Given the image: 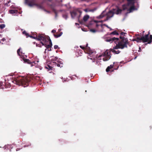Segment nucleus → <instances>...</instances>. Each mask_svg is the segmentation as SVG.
Returning <instances> with one entry per match:
<instances>
[{"instance_id": "33", "label": "nucleus", "mask_w": 152, "mask_h": 152, "mask_svg": "<svg viewBox=\"0 0 152 152\" xmlns=\"http://www.w3.org/2000/svg\"><path fill=\"white\" fill-rule=\"evenodd\" d=\"M31 145V144H29L27 145H24V147H28L29 146H30Z\"/></svg>"}, {"instance_id": "48", "label": "nucleus", "mask_w": 152, "mask_h": 152, "mask_svg": "<svg viewBox=\"0 0 152 152\" xmlns=\"http://www.w3.org/2000/svg\"><path fill=\"white\" fill-rule=\"evenodd\" d=\"M110 29V30H112V29L110 27V28H109Z\"/></svg>"}, {"instance_id": "14", "label": "nucleus", "mask_w": 152, "mask_h": 152, "mask_svg": "<svg viewBox=\"0 0 152 152\" xmlns=\"http://www.w3.org/2000/svg\"><path fill=\"white\" fill-rule=\"evenodd\" d=\"M89 16L88 15H85L84 16V17L83 18V20L84 22H86L88 20V19H89Z\"/></svg>"}, {"instance_id": "12", "label": "nucleus", "mask_w": 152, "mask_h": 152, "mask_svg": "<svg viewBox=\"0 0 152 152\" xmlns=\"http://www.w3.org/2000/svg\"><path fill=\"white\" fill-rule=\"evenodd\" d=\"M85 49L89 54L91 55L93 51L90 49V48L88 46H86Z\"/></svg>"}, {"instance_id": "30", "label": "nucleus", "mask_w": 152, "mask_h": 152, "mask_svg": "<svg viewBox=\"0 0 152 152\" xmlns=\"http://www.w3.org/2000/svg\"><path fill=\"white\" fill-rule=\"evenodd\" d=\"M42 45L40 44H36V46L37 47H41Z\"/></svg>"}, {"instance_id": "41", "label": "nucleus", "mask_w": 152, "mask_h": 152, "mask_svg": "<svg viewBox=\"0 0 152 152\" xmlns=\"http://www.w3.org/2000/svg\"><path fill=\"white\" fill-rule=\"evenodd\" d=\"M37 33H34L33 34V35L32 36H35V34H37Z\"/></svg>"}, {"instance_id": "23", "label": "nucleus", "mask_w": 152, "mask_h": 152, "mask_svg": "<svg viewBox=\"0 0 152 152\" xmlns=\"http://www.w3.org/2000/svg\"><path fill=\"white\" fill-rule=\"evenodd\" d=\"M62 33L61 32L59 34H54L53 35L55 38H58V37H60L62 35Z\"/></svg>"}, {"instance_id": "24", "label": "nucleus", "mask_w": 152, "mask_h": 152, "mask_svg": "<svg viewBox=\"0 0 152 152\" xmlns=\"http://www.w3.org/2000/svg\"><path fill=\"white\" fill-rule=\"evenodd\" d=\"M118 33L116 31H114L110 34V35H118Z\"/></svg>"}, {"instance_id": "4", "label": "nucleus", "mask_w": 152, "mask_h": 152, "mask_svg": "<svg viewBox=\"0 0 152 152\" xmlns=\"http://www.w3.org/2000/svg\"><path fill=\"white\" fill-rule=\"evenodd\" d=\"M150 32H148V34H146L145 36L141 37V39L143 42H148V44H150L152 42V35H150L149 38Z\"/></svg>"}, {"instance_id": "29", "label": "nucleus", "mask_w": 152, "mask_h": 152, "mask_svg": "<svg viewBox=\"0 0 152 152\" xmlns=\"http://www.w3.org/2000/svg\"><path fill=\"white\" fill-rule=\"evenodd\" d=\"M90 31H91L93 33L95 32L96 31V30L94 29H91Z\"/></svg>"}, {"instance_id": "9", "label": "nucleus", "mask_w": 152, "mask_h": 152, "mask_svg": "<svg viewBox=\"0 0 152 152\" xmlns=\"http://www.w3.org/2000/svg\"><path fill=\"white\" fill-rule=\"evenodd\" d=\"M53 0H43L42 2V3H46L54 11H55V10L54 9V6L53 4H49L48 3V2H52Z\"/></svg>"}, {"instance_id": "11", "label": "nucleus", "mask_w": 152, "mask_h": 152, "mask_svg": "<svg viewBox=\"0 0 152 152\" xmlns=\"http://www.w3.org/2000/svg\"><path fill=\"white\" fill-rule=\"evenodd\" d=\"M114 13L112 11H109L107 14V17L109 18H110L113 16Z\"/></svg>"}, {"instance_id": "5", "label": "nucleus", "mask_w": 152, "mask_h": 152, "mask_svg": "<svg viewBox=\"0 0 152 152\" xmlns=\"http://www.w3.org/2000/svg\"><path fill=\"white\" fill-rule=\"evenodd\" d=\"M25 3L30 7L36 6L40 8H42V6L36 3V0H25Z\"/></svg>"}, {"instance_id": "36", "label": "nucleus", "mask_w": 152, "mask_h": 152, "mask_svg": "<svg viewBox=\"0 0 152 152\" xmlns=\"http://www.w3.org/2000/svg\"><path fill=\"white\" fill-rule=\"evenodd\" d=\"M51 32L53 33H55L56 32V31L55 30L53 29L52 31Z\"/></svg>"}, {"instance_id": "45", "label": "nucleus", "mask_w": 152, "mask_h": 152, "mask_svg": "<svg viewBox=\"0 0 152 152\" xmlns=\"http://www.w3.org/2000/svg\"><path fill=\"white\" fill-rule=\"evenodd\" d=\"M99 26V25L98 24H96V27H98V26Z\"/></svg>"}, {"instance_id": "26", "label": "nucleus", "mask_w": 152, "mask_h": 152, "mask_svg": "<svg viewBox=\"0 0 152 152\" xmlns=\"http://www.w3.org/2000/svg\"><path fill=\"white\" fill-rule=\"evenodd\" d=\"M5 26V25L4 24H1L0 25V28L1 29H2Z\"/></svg>"}, {"instance_id": "37", "label": "nucleus", "mask_w": 152, "mask_h": 152, "mask_svg": "<svg viewBox=\"0 0 152 152\" xmlns=\"http://www.w3.org/2000/svg\"><path fill=\"white\" fill-rule=\"evenodd\" d=\"M109 18H107V17L106 19H105L104 21H107V20Z\"/></svg>"}, {"instance_id": "28", "label": "nucleus", "mask_w": 152, "mask_h": 152, "mask_svg": "<svg viewBox=\"0 0 152 152\" xmlns=\"http://www.w3.org/2000/svg\"><path fill=\"white\" fill-rule=\"evenodd\" d=\"M57 59H58V58L57 57H54L53 58H52L51 59V60L52 61H55L56 60H57Z\"/></svg>"}, {"instance_id": "13", "label": "nucleus", "mask_w": 152, "mask_h": 152, "mask_svg": "<svg viewBox=\"0 0 152 152\" xmlns=\"http://www.w3.org/2000/svg\"><path fill=\"white\" fill-rule=\"evenodd\" d=\"M54 64L55 66H57L58 67H62L63 66V63H58L56 62H54L53 63Z\"/></svg>"}, {"instance_id": "6", "label": "nucleus", "mask_w": 152, "mask_h": 152, "mask_svg": "<svg viewBox=\"0 0 152 152\" xmlns=\"http://www.w3.org/2000/svg\"><path fill=\"white\" fill-rule=\"evenodd\" d=\"M82 12L79 9H77L70 12V14L72 18H74L77 15L78 13H79L78 16V19L80 17Z\"/></svg>"}, {"instance_id": "43", "label": "nucleus", "mask_w": 152, "mask_h": 152, "mask_svg": "<svg viewBox=\"0 0 152 152\" xmlns=\"http://www.w3.org/2000/svg\"><path fill=\"white\" fill-rule=\"evenodd\" d=\"M2 40L3 41H4L5 40V39L4 38H3V39H2Z\"/></svg>"}, {"instance_id": "15", "label": "nucleus", "mask_w": 152, "mask_h": 152, "mask_svg": "<svg viewBox=\"0 0 152 152\" xmlns=\"http://www.w3.org/2000/svg\"><path fill=\"white\" fill-rule=\"evenodd\" d=\"M45 69H48L49 70H52L53 68V67H52L48 65H47L46 66H45Z\"/></svg>"}, {"instance_id": "25", "label": "nucleus", "mask_w": 152, "mask_h": 152, "mask_svg": "<svg viewBox=\"0 0 152 152\" xmlns=\"http://www.w3.org/2000/svg\"><path fill=\"white\" fill-rule=\"evenodd\" d=\"M20 48L17 51V53L18 55L20 56V55H21L20 53H21V54H22V52H20Z\"/></svg>"}, {"instance_id": "40", "label": "nucleus", "mask_w": 152, "mask_h": 152, "mask_svg": "<svg viewBox=\"0 0 152 152\" xmlns=\"http://www.w3.org/2000/svg\"><path fill=\"white\" fill-rule=\"evenodd\" d=\"M20 148H17L16 149V151H18L20 150Z\"/></svg>"}, {"instance_id": "20", "label": "nucleus", "mask_w": 152, "mask_h": 152, "mask_svg": "<svg viewBox=\"0 0 152 152\" xmlns=\"http://www.w3.org/2000/svg\"><path fill=\"white\" fill-rule=\"evenodd\" d=\"M9 12L10 14H13L16 13L17 12V10H11L9 11Z\"/></svg>"}, {"instance_id": "7", "label": "nucleus", "mask_w": 152, "mask_h": 152, "mask_svg": "<svg viewBox=\"0 0 152 152\" xmlns=\"http://www.w3.org/2000/svg\"><path fill=\"white\" fill-rule=\"evenodd\" d=\"M48 41H49V44L48 45L46 44V43H44L43 42H41V44H42V45H44L46 48L45 49V53L46 52V51L47 50V49H48V51H50L51 50V49L50 48L52 46L51 41L50 39H49V40Z\"/></svg>"}, {"instance_id": "3", "label": "nucleus", "mask_w": 152, "mask_h": 152, "mask_svg": "<svg viewBox=\"0 0 152 152\" xmlns=\"http://www.w3.org/2000/svg\"><path fill=\"white\" fill-rule=\"evenodd\" d=\"M36 38H34L37 40L41 41V42H43L44 43H47L48 42V40L50 39L49 36L46 35L44 34H39L37 36V34H35Z\"/></svg>"}, {"instance_id": "27", "label": "nucleus", "mask_w": 152, "mask_h": 152, "mask_svg": "<svg viewBox=\"0 0 152 152\" xmlns=\"http://www.w3.org/2000/svg\"><path fill=\"white\" fill-rule=\"evenodd\" d=\"M24 62H27L28 64H30L31 63L30 61L28 59H25L23 60Z\"/></svg>"}, {"instance_id": "8", "label": "nucleus", "mask_w": 152, "mask_h": 152, "mask_svg": "<svg viewBox=\"0 0 152 152\" xmlns=\"http://www.w3.org/2000/svg\"><path fill=\"white\" fill-rule=\"evenodd\" d=\"M120 40L118 38L113 37L112 38L107 37L106 39V41L107 42H110V43H112L113 42H114L116 44L118 43V42Z\"/></svg>"}, {"instance_id": "1", "label": "nucleus", "mask_w": 152, "mask_h": 152, "mask_svg": "<svg viewBox=\"0 0 152 152\" xmlns=\"http://www.w3.org/2000/svg\"><path fill=\"white\" fill-rule=\"evenodd\" d=\"M126 34V33L121 32L120 33L121 35L120 37V40L118 42V43H116V45L113 47V49H111L110 50H107L103 53L102 54L99 55V58L102 56L104 57L103 58V60L104 61H106L110 59L111 58L110 53L112 52L115 54H118L120 53L119 50H116L115 49L119 48L123 49L124 48H127V45L128 44V40L127 38L124 37L125 34Z\"/></svg>"}, {"instance_id": "44", "label": "nucleus", "mask_w": 152, "mask_h": 152, "mask_svg": "<svg viewBox=\"0 0 152 152\" xmlns=\"http://www.w3.org/2000/svg\"><path fill=\"white\" fill-rule=\"evenodd\" d=\"M104 21V20H101L100 21H99V22L102 23Z\"/></svg>"}, {"instance_id": "19", "label": "nucleus", "mask_w": 152, "mask_h": 152, "mask_svg": "<svg viewBox=\"0 0 152 152\" xmlns=\"http://www.w3.org/2000/svg\"><path fill=\"white\" fill-rule=\"evenodd\" d=\"M104 11H103L100 15L97 17V18L100 19L103 18L105 16V14H104Z\"/></svg>"}, {"instance_id": "35", "label": "nucleus", "mask_w": 152, "mask_h": 152, "mask_svg": "<svg viewBox=\"0 0 152 152\" xmlns=\"http://www.w3.org/2000/svg\"><path fill=\"white\" fill-rule=\"evenodd\" d=\"M103 25L105 26L106 27H107V28H110V27H109V26H108L106 24H104Z\"/></svg>"}, {"instance_id": "39", "label": "nucleus", "mask_w": 152, "mask_h": 152, "mask_svg": "<svg viewBox=\"0 0 152 152\" xmlns=\"http://www.w3.org/2000/svg\"><path fill=\"white\" fill-rule=\"evenodd\" d=\"M136 40H137V39H136V38H134V39H132V41H136Z\"/></svg>"}, {"instance_id": "31", "label": "nucleus", "mask_w": 152, "mask_h": 152, "mask_svg": "<svg viewBox=\"0 0 152 152\" xmlns=\"http://www.w3.org/2000/svg\"><path fill=\"white\" fill-rule=\"evenodd\" d=\"M54 48L55 49H57L58 48L59 49V48L58 47V46L57 45H55L54 46Z\"/></svg>"}, {"instance_id": "10", "label": "nucleus", "mask_w": 152, "mask_h": 152, "mask_svg": "<svg viewBox=\"0 0 152 152\" xmlns=\"http://www.w3.org/2000/svg\"><path fill=\"white\" fill-rule=\"evenodd\" d=\"M22 33L24 35H25L26 37H29L33 39L36 38V37H35L34 36H31V35L30 36L29 35V34L28 33H27L25 31H23Z\"/></svg>"}, {"instance_id": "21", "label": "nucleus", "mask_w": 152, "mask_h": 152, "mask_svg": "<svg viewBox=\"0 0 152 152\" xmlns=\"http://www.w3.org/2000/svg\"><path fill=\"white\" fill-rule=\"evenodd\" d=\"M137 40L136 41L138 42H141V41H142L141 39V37L140 38L138 37H136Z\"/></svg>"}, {"instance_id": "32", "label": "nucleus", "mask_w": 152, "mask_h": 152, "mask_svg": "<svg viewBox=\"0 0 152 152\" xmlns=\"http://www.w3.org/2000/svg\"><path fill=\"white\" fill-rule=\"evenodd\" d=\"M80 47L83 50H84L85 49L86 47L84 46H82L80 45Z\"/></svg>"}, {"instance_id": "34", "label": "nucleus", "mask_w": 152, "mask_h": 152, "mask_svg": "<svg viewBox=\"0 0 152 152\" xmlns=\"http://www.w3.org/2000/svg\"><path fill=\"white\" fill-rule=\"evenodd\" d=\"M95 10V9H91L88 10L89 12H94Z\"/></svg>"}, {"instance_id": "22", "label": "nucleus", "mask_w": 152, "mask_h": 152, "mask_svg": "<svg viewBox=\"0 0 152 152\" xmlns=\"http://www.w3.org/2000/svg\"><path fill=\"white\" fill-rule=\"evenodd\" d=\"M131 7L129 9V11L130 12H131L132 10H134L135 9V7L134 5L130 6Z\"/></svg>"}, {"instance_id": "38", "label": "nucleus", "mask_w": 152, "mask_h": 152, "mask_svg": "<svg viewBox=\"0 0 152 152\" xmlns=\"http://www.w3.org/2000/svg\"><path fill=\"white\" fill-rule=\"evenodd\" d=\"M84 10L86 12H87L88 11V9H84Z\"/></svg>"}, {"instance_id": "18", "label": "nucleus", "mask_w": 152, "mask_h": 152, "mask_svg": "<svg viewBox=\"0 0 152 152\" xmlns=\"http://www.w3.org/2000/svg\"><path fill=\"white\" fill-rule=\"evenodd\" d=\"M122 11V10L118 8L116 11L115 13L116 14L118 15L121 13Z\"/></svg>"}, {"instance_id": "47", "label": "nucleus", "mask_w": 152, "mask_h": 152, "mask_svg": "<svg viewBox=\"0 0 152 152\" xmlns=\"http://www.w3.org/2000/svg\"><path fill=\"white\" fill-rule=\"evenodd\" d=\"M86 46H88V44H86Z\"/></svg>"}, {"instance_id": "42", "label": "nucleus", "mask_w": 152, "mask_h": 152, "mask_svg": "<svg viewBox=\"0 0 152 152\" xmlns=\"http://www.w3.org/2000/svg\"><path fill=\"white\" fill-rule=\"evenodd\" d=\"M94 22H95V23H98V22H99V21H97V20H95V21H94Z\"/></svg>"}, {"instance_id": "2", "label": "nucleus", "mask_w": 152, "mask_h": 152, "mask_svg": "<svg viewBox=\"0 0 152 152\" xmlns=\"http://www.w3.org/2000/svg\"><path fill=\"white\" fill-rule=\"evenodd\" d=\"M31 80V78L29 77L20 76L15 78L12 80V82L14 84L26 87L29 85Z\"/></svg>"}, {"instance_id": "46", "label": "nucleus", "mask_w": 152, "mask_h": 152, "mask_svg": "<svg viewBox=\"0 0 152 152\" xmlns=\"http://www.w3.org/2000/svg\"><path fill=\"white\" fill-rule=\"evenodd\" d=\"M81 0L82 1H86L87 0Z\"/></svg>"}, {"instance_id": "17", "label": "nucleus", "mask_w": 152, "mask_h": 152, "mask_svg": "<svg viewBox=\"0 0 152 152\" xmlns=\"http://www.w3.org/2000/svg\"><path fill=\"white\" fill-rule=\"evenodd\" d=\"M129 6L127 4H124L122 5L123 10H124L128 9Z\"/></svg>"}, {"instance_id": "16", "label": "nucleus", "mask_w": 152, "mask_h": 152, "mask_svg": "<svg viewBox=\"0 0 152 152\" xmlns=\"http://www.w3.org/2000/svg\"><path fill=\"white\" fill-rule=\"evenodd\" d=\"M113 67V65H111L109 66H108L107 67V69H106V71L107 72H109L110 71V69L112 68Z\"/></svg>"}]
</instances>
